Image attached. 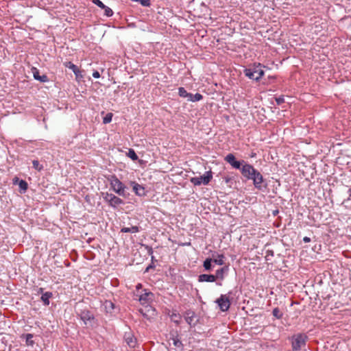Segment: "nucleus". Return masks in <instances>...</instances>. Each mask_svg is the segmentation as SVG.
Instances as JSON below:
<instances>
[{
  "label": "nucleus",
  "mask_w": 351,
  "mask_h": 351,
  "mask_svg": "<svg viewBox=\"0 0 351 351\" xmlns=\"http://www.w3.org/2000/svg\"><path fill=\"white\" fill-rule=\"evenodd\" d=\"M225 160L233 168L240 169L241 173L244 178L247 180H253V184L256 189L258 190L263 189V183L264 181L263 177L252 165L246 163L244 160H237L233 154H228L225 157Z\"/></svg>",
  "instance_id": "f257e3e1"
},
{
  "label": "nucleus",
  "mask_w": 351,
  "mask_h": 351,
  "mask_svg": "<svg viewBox=\"0 0 351 351\" xmlns=\"http://www.w3.org/2000/svg\"><path fill=\"white\" fill-rule=\"evenodd\" d=\"M263 67V66L260 63L254 64L252 66L245 68L243 73L250 79L259 81L265 73Z\"/></svg>",
  "instance_id": "f03ea898"
},
{
  "label": "nucleus",
  "mask_w": 351,
  "mask_h": 351,
  "mask_svg": "<svg viewBox=\"0 0 351 351\" xmlns=\"http://www.w3.org/2000/svg\"><path fill=\"white\" fill-rule=\"evenodd\" d=\"M308 339L307 335L304 333H298L289 338L291 343L292 351H300L305 347Z\"/></svg>",
  "instance_id": "7ed1b4c3"
},
{
  "label": "nucleus",
  "mask_w": 351,
  "mask_h": 351,
  "mask_svg": "<svg viewBox=\"0 0 351 351\" xmlns=\"http://www.w3.org/2000/svg\"><path fill=\"white\" fill-rule=\"evenodd\" d=\"M108 181L110 182L111 189L113 191L120 196H125L126 187L115 175L110 176L108 178Z\"/></svg>",
  "instance_id": "20e7f679"
},
{
  "label": "nucleus",
  "mask_w": 351,
  "mask_h": 351,
  "mask_svg": "<svg viewBox=\"0 0 351 351\" xmlns=\"http://www.w3.org/2000/svg\"><path fill=\"white\" fill-rule=\"evenodd\" d=\"M102 196L108 205L114 208H117L119 205L124 204V201L120 197L114 195L112 193H102Z\"/></svg>",
  "instance_id": "39448f33"
},
{
  "label": "nucleus",
  "mask_w": 351,
  "mask_h": 351,
  "mask_svg": "<svg viewBox=\"0 0 351 351\" xmlns=\"http://www.w3.org/2000/svg\"><path fill=\"white\" fill-rule=\"evenodd\" d=\"M213 178V173L211 171H206L204 176L199 177L191 178L190 181L195 186H199L201 184L207 185Z\"/></svg>",
  "instance_id": "423d86ee"
},
{
  "label": "nucleus",
  "mask_w": 351,
  "mask_h": 351,
  "mask_svg": "<svg viewBox=\"0 0 351 351\" xmlns=\"http://www.w3.org/2000/svg\"><path fill=\"white\" fill-rule=\"evenodd\" d=\"M231 294V291L228 292V294H221L220 297L215 301L221 311L225 312L229 309L230 306V296Z\"/></svg>",
  "instance_id": "0eeeda50"
},
{
  "label": "nucleus",
  "mask_w": 351,
  "mask_h": 351,
  "mask_svg": "<svg viewBox=\"0 0 351 351\" xmlns=\"http://www.w3.org/2000/svg\"><path fill=\"white\" fill-rule=\"evenodd\" d=\"M77 315L84 324L93 326L95 324V317L90 311L88 309L81 310Z\"/></svg>",
  "instance_id": "6e6552de"
},
{
  "label": "nucleus",
  "mask_w": 351,
  "mask_h": 351,
  "mask_svg": "<svg viewBox=\"0 0 351 351\" xmlns=\"http://www.w3.org/2000/svg\"><path fill=\"white\" fill-rule=\"evenodd\" d=\"M184 319L188 324L190 325L191 327H194L197 325L199 322V319L195 315V312L192 311H187L184 315Z\"/></svg>",
  "instance_id": "1a4fd4ad"
},
{
  "label": "nucleus",
  "mask_w": 351,
  "mask_h": 351,
  "mask_svg": "<svg viewBox=\"0 0 351 351\" xmlns=\"http://www.w3.org/2000/svg\"><path fill=\"white\" fill-rule=\"evenodd\" d=\"M144 293L139 295L138 300L141 304H147L151 302L154 300V295L151 291H148L147 289L144 290Z\"/></svg>",
  "instance_id": "9d476101"
},
{
  "label": "nucleus",
  "mask_w": 351,
  "mask_h": 351,
  "mask_svg": "<svg viewBox=\"0 0 351 351\" xmlns=\"http://www.w3.org/2000/svg\"><path fill=\"white\" fill-rule=\"evenodd\" d=\"M102 306L106 313L109 314L110 315H114L116 313V310L118 309L115 304L111 300H105Z\"/></svg>",
  "instance_id": "9b49d317"
},
{
  "label": "nucleus",
  "mask_w": 351,
  "mask_h": 351,
  "mask_svg": "<svg viewBox=\"0 0 351 351\" xmlns=\"http://www.w3.org/2000/svg\"><path fill=\"white\" fill-rule=\"evenodd\" d=\"M124 340L130 348H134L137 345V340L131 332H125Z\"/></svg>",
  "instance_id": "f8f14e48"
},
{
  "label": "nucleus",
  "mask_w": 351,
  "mask_h": 351,
  "mask_svg": "<svg viewBox=\"0 0 351 351\" xmlns=\"http://www.w3.org/2000/svg\"><path fill=\"white\" fill-rule=\"evenodd\" d=\"M32 73L33 74L34 78L40 82H47L49 81V78L46 75H40L39 71L36 67L32 68Z\"/></svg>",
  "instance_id": "ddd939ff"
},
{
  "label": "nucleus",
  "mask_w": 351,
  "mask_h": 351,
  "mask_svg": "<svg viewBox=\"0 0 351 351\" xmlns=\"http://www.w3.org/2000/svg\"><path fill=\"white\" fill-rule=\"evenodd\" d=\"M198 281L199 282H213L216 281V277H215V275L213 274H200L198 276Z\"/></svg>",
  "instance_id": "4468645a"
},
{
  "label": "nucleus",
  "mask_w": 351,
  "mask_h": 351,
  "mask_svg": "<svg viewBox=\"0 0 351 351\" xmlns=\"http://www.w3.org/2000/svg\"><path fill=\"white\" fill-rule=\"evenodd\" d=\"M229 270L228 266H224L216 271L215 277H216L217 279H219L221 280H223L225 278V274H226Z\"/></svg>",
  "instance_id": "2eb2a0df"
},
{
  "label": "nucleus",
  "mask_w": 351,
  "mask_h": 351,
  "mask_svg": "<svg viewBox=\"0 0 351 351\" xmlns=\"http://www.w3.org/2000/svg\"><path fill=\"white\" fill-rule=\"evenodd\" d=\"M132 184V189L136 195L138 196H143L145 195V189L143 186L136 182H133Z\"/></svg>",
  "instance_id": "dca6fc26"
},
{
  "label": "nucleus",
  "mask_w": 351,
  "mask_h": 351,
  "mask_svg": "<svg viewBox=\"0 0 351 351\" xmlns=\"http://www.w3.org/2000/svg\"><path fill=\"white\" fill-rule=\"evenodd\" d=\"M203 99V96L200 93H196L195 95L189 93L187 97V101L195 102L199 101Z\"/></svg>",
  "instance_id": "f3484780"
},
{
  "label": "nucleus",
  "mask_w": 351,
  "mask_h": 351,
  "mask_svg": "<svg viewBox=\"0 0 351 351\" xmlns=\"http://www.w3.org/2000/svg\"><path fill=\"white\" fill-rule=\"evenodd\" d=\"M53 296L51 292L47 291L42 294L41 300L43 302L45 306L49 304V299Z\"/></svg>",
  "instance_id": "a211bd4d"
},
{
  "label": "nucleus",
  "mask_w": 351,
  "mask_h": 351,
  "mask_svg": "<svg viewBox=\"0 0 351 351\" xmlns=\"http://www.w3.org/2000/svg\"><path fill=\"white\" fill-rule=\"evenodd\" d=\"M139 231H140L139 227L136 226H132L130 228L124 227V228H122L121 230V232H124V233H128V232L136 233V232H138Z\"/></svg>",
  "instance_id": "6ab92c4d"
},
{
  "label": "nucleus",
  "mask_w": 351,
  "mask_h": 351,
  "mask_svg": "<svg viewBox=\"0 0 351 351\" xmlns=\"http://www.w3.org/2000/svg\"><path fill=\"white\" fill-rule=\"evenodd\" d=\"M25 338V342L27 346H33L34 341L32 340L34 335L31 333L25 334L23 335Z\"/></svg>",
  "instance_id": "aec40b11"
},
{
  "label": "nucleus",
  "mask_w": 351,
  "mask_h": 351,
  "mask_svg": "<svg viewBox=\"0 0 351 351\" xmlns=\"http://www.w3.org/2000/svg\"><path fill=\"white\" fill-rule=\"evenodd\" d=\"M213 262V259L210 258H206L204 261L203 266H204L205 270H206V271H211L212 270V269H213L212 263Z\"/></svg>",
  "instance_id": "412c9836"
},
{
  "label": "nucleus",
  "mask_w": 351,
  "mask_h": 351,
  "mask_svg": "<svg viewBox=\"0 0 351 351\" xmlns=\"http://www.w3.org/2000/svg\"><path fill=\"white\" fill-rule=\"evenodd\" d=\"M224 258H225L224 255L221 254H218L217 258L213 260V261L217 265H223L224 264V261H223Z\"/></svg>",
  "instance_id": "4be33fe9"
},
{
  "label": "nucleus",
  "mask_w": 351,
  "mask_h": 351,
  "mask_svg": "<svg viewBox=\"0 0 351 351\" xmlns=\"http://www.w3.org/2000/svg\"><path fill=\"white\" fill-rule=\"evenodd\" d=\"M127 156L132 160L135 161L138 160V157L133 149H129Z\"/></svg>",
  "instance_id": "5701e85b"
},
{
  "label": "nucleus",
  "mask_w": 351,
  "mask_h": 351,
  "mask_svg": "<svg viewBox=\"0 0 351 351\" xmlns=\"http://www.w3.org/2000/svg\"><path fill=\"white\" fill-rule=\"evenodd\" d=\"M64 65L65 67L71 69L73 72L77 71L78 67L71 62H64Z\"/></svg>",
  "instance_id": "b1692460"
},
{
  "label": "nucleus",
  "mask_w": 351,
  "mask_h": 351,
  "mask_svg": "<svg viewBox=\"0 0 351 351\" xmlns=\"http://www.w3.org/2000/svg\"><path fill=\"white\" fill-rule=\"evenodd\" d=\"M189 93L184 87H180L178 88V95L180 97L183 98H187Z\"/></svg>",
  "instance_id": "393cba45"
},
{
  "label": "nucleus",
  "mask_w": 351,
  "mask_h": 351,
  "mask_svg": "<svg viewBox=\"0 0 351 351\" xmlns=\"http://www.w3.org/2000/svg\"><path fill=\"white\" fill-rule=\"evenodd\" d=\"M113 117V114L112 112H108L106 114V116L103 118V123L107 124L112 121V119Z\"/></svg>",
  "instance_id": "a878e982"
},
{
  "label": "nucleus",
  "mask_w": 351,
  "mask_h": 351,
  "mask_svg": "<svg viewBox=\"0 0 351 351\" xmlns=\"http://www.w3.org/2000/svg\"><path fill=\"white\" fill-rule=\"evenodd\" d=\"M272 315L277 319H281L282 317L283 313L278 308H274L272 311Z\"/></svg>",
  "instance_id": "bb28decb"
},
{
  "label": "nucleus",
  "mask_w": 351,
  "mask_h": 351,
  "mask_svg": "<svg viewBox=\"0 0 351 351\" xmlns=\"http://www.w3.org/2000/svg\"><path fill=\"white\" fill-rule=\"evenodd\" d=\"M172 340H173V344L176 347L180 348V347L183 346L182 341H180V339L178 338V336L173 337Z\"/></svg>",
  "instance_id": "cd10ccee"
},
{
  "label": "nucleus",
  "mask_w": 351,
  "mask_h": 351,
  "mask_svg": "<svg viewBox=\"0 0 351 351\" xmlns=\"http://www.w3.org/2000/svg\"><path fill=\"white\" fill-rule=\"evenodd\" d=\"M19 188L23 192H25L28 187V184L26 181L21 180L19 183Z\"/></svg>",
  "instance_id": "c85d7f7f"
},
{
  "label": "nucleus",
  "mask_w": 351,
  "mask_h": 351,
  "mask_svg": "<svg viewBox=\"0 0 351 351\" xmlns=\"http://www.w3.org/2000/svg\"><path fill=\"white\" fill-rule=\"evenodd\" d=\"M32 165L33 167L39 171H40L43 169V166L42 165H40L39 161L37 160H34L32 161Z\"/></svg>",
  "instance_id": "c756f323"
},
{
  "label": "nucleus",
  "mask_w": 351,
  "mask_h": 351,
  "mask_svg": "<svg viewBox=\"0 0 351 351\" xmlns=\"http://www.w3.org/2000/svg\"><path fill=\"white\" fill-rule=\"evenodd\" d=\"M105 11V15L108 17L112 16L113 15V11L109 7L105 5V8H102Z\"/></svg>",
  "instance_id": "7c9ffc66"
},
{
  "label": "nucleus",
  "mask_w": 351,
  "mask_h": 351,
  "mask_svg": "<svg viewBox=\"0 0 351 351\" xmlns=\"http://www.w3.org/2000/svg\"><path fill=\"white\" fill-rule=\"evenodd\" d=\"M92 2L101 9L105 8V5L100 0H92Z\"/></svg>",
  "instance_id": "2f4dec72"
},
{
  "label": "nucleus",
  "mask_w": 351,
  "mask_h": 351,
  "mask_svg": "<svg viewBox=\"0 0 351 351\" xmlns=\"http://www.w3.org/2000/svg\"><path fill=\"white\" fill-rule=\"evenodd\" d=\"M139 3L145 7H149L151 5L150 0H140Z\"/></svg>",
  "instance_id": "473e14b6"
},
{
  "label": "nucleus",
  "mask_w": 351,
  "mask_h": 351,
  "mask_svg": "<svg viewBox=\"0 0 351 351\" xmlns=\"http://www.w3.org/2000/svg\"><path fill=\"white\" fill-rule=\"evenodd\" d=\"M276 102L278 105H281L285 102V98L283 96H280L278 97H276Z\"/></svg>",
  "instance_id": "72a5a7b5"
},
{
  "label": "nucleus",
  "mask_w": 351,
  "mask_h": 351,
  "mask_svg": "<svg viewBox=\"0 0 351 351\" xmlns=\"http://www.w3.org/2000/svg\"><path fill=\"white\" fill-rule=\"evenodd\" d=\"M74 74L76 76V78L82 77V72L81 71L77 68V71L73 72Z\"/></svg>",
  "instance_id": "f704fd0d"
},
{
  "label": "nucleus",
  "mask_w": 351,
  "mask_h": 351,
  "mask_svg": "<svg viewBox=\"0 0 351 351\" xmlns=\"http://www.w3.org/2000/svg\"><path fill=\"white\" fill-rule=\"evenodd\" d=\"M93 77L94 78H99L100 77V74H99V72L97 71H95L93 73Z\"/></svg>",
  "instance_id": "c9c22d12"
},
{
  "label": "nucleus",
  "mask_w": 351,
  "mask_h": 351,
  "mask_svg": "<svg viewBox=\"0 0 351 351\" xmlns=\"http://www.w3.org/2000/svg\"><path fill=\"white\" fill-rule=\"evenodd\" d=\"M266 254H267L266 257H268L269 256H274V252L272 250H267Z\"/></svg>",
  "instance_id": "e433bc0d"
},
{
  "label": "nucleus",
  "mask_w": 351,
  "mask_h": 351,
  "mask_svg": "<svg viewBox=\"0 0 351 351\" xmlns=\"http://www.w3.org/2000/svg\"><path fill=\"white\" fill-rule=\"evenodd\" d=\"M303 241H304V243H308V242H310V241H311V239H310L309 237H304L303 238Z\"/></svg>",
  "instance_id": "4c0bfd02"
},
{
  "label": "nucleus",
  "mask_w": 351,
  "mask_h": 351,
  "mask_svg": "<svg viewBox=\"0 0 351 351\" xmlns=\"http://www.w3.org/2000/svg\"><path fill=\"white\" fill-rule=\"evenodd\" d=\"M148 248V254H152L153 253V250L151 247H147Z\"/></svg>",
  "instance_id": "58836bf2"
},
{
  "label": "nucleus",
  "mask_w": 351,
  "mask_h": 351,
  "mask_svg": "<svg viewBox=\"0 0 351 351\" xmlns=\"http://www.w3.org/2000/svg\"><path fill=\"white\" fill-rule=\"evenodd\" d=\"M136 290L138 291V289H141L142 288V285L138 283L136 286Z\"/></svg>",
  "instance_id": "ea45409f"
},
{
  "label": "nucleus",
  "mask_w": 351,
  "mask_h": 351,
  "mask_svg": "<svg viewBox=\"0 0 351 351\" xmlns=\"http://www.w3.org/2000/svg\"><path fill=\"white\" fill-rule=\"evenodd\" d=\"M348 193L349 195V198H348V200H349V199H350V197H351V188L348 189Z\"/></svg>",
  "instance_id": "a19ab883"
},
{
  "label": "nucleus",
  "mask_w": 351,
  "mask_h": 351,
  "mask_svg": "<svg viewBox=\"0 0 351 351\" xmlns=\"http://www.w3.org/2000/svg\"><path fill=\"white\" fill-rule=\"evenodd\" d=\"M43 291V288H40L39 292L42 293Z\"/></svg>",
  "instance_id": "79ce46f5"
},
{
  "label": "nucleus",
  "mask_w": 351,
  "mask_h": 351,
  "mask_svg": "<svg viewBox=\"0 0 351 351\" xmlns=\"http://www.w3.org/2000/svg\"><path fill=\"white\" fill-rule=\"evenodd\" d=\"M256 154H252L251 157H255Z\"/></svg>",
  "instance_id": "37998d69"
},
{
  "label": "nucleus",
  "mask_w": 351,
  "mask_h": 351,
  "mask_svg": "<svg viewBox=\"0 0 351 351\" xmlns=\"http://www.w3.org/2000/svg\"><path fill=\"white\" fill-rule=\"evenodd\" d=\"M152 265H149V266L147 268V269H146V270H147V271H148V269H149V268H152Z\"/></svg>",
  "instance_id": "c03bdc74"
},
{
  "label": "nucleus",
  "mask_w": 351,
  "mask_h": 351,
  "mask_svg": "<svg viewBox=\"0 0 351 351\" xmlns=\"http://www.w3.org/2000/svg\"><path fill=\"white\" fill-rule=\"evenodd\" d=\"M132 1H136V2H139L140 0H131Z\"/></svg>",
  "instance_id": "a18cd8bd"
}]
</instances>
